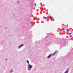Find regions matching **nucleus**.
I'll use <instances>...</instances> for the list:
<instances>
[{"instance_id": "obj_3", "label": "nucleus", "mask_w": 73, "mask_h": 73, "mask_svg": "<svg viewBox=\"0 0 73 73\" xmlns=\"http://www.w3.org/2000/svg\"><path fill=\"white\" fill-rule=\"evenodd\" d=\"M69 72V68H68L67 70L64 72V73H68Z\"/></svg>"}, {"instance_id": "obj_10", "label": "nucleus", "mask_w": 73, "mask_h": 73, "mask_svg": "<svg viewBox=\"0 0 73 73\" xmlns=\"http://www.w3.org/2000/svg\"><path fill=\"white\" fill-rule=\"evenodd\" d=\"M50 19L51 20H53V17H51Z\"/></svg>"}, {"instance_id": "obj_1", "label": "nucleus", "mask_w": 73, "mask_h": 73, "mask_svg": "<svg viewBox=\"0 0 73 73\" xmlns=\"http://www.w3.org/2000/svg\"><path fill=\"white\" fill-rule=\"evenodd\" d=\"M32 68V65L29 64H28V70L29 71L31 70Z\"/></svg>"}, {"instance_id": "obj_15", "label": "nucleus", "mask_w": 73, "mask_h": 73, "mask_svg": "<svg viewBox=\"0 0 73 73\" xmlns=\"http://www.w3.org/2000/svg\"><path fill=\"white\" fill-rule=\"evenodd\" d=\"M9 37H10V35H9Z\"/></svg>"}, {"instance_id": "obj_2", "label": "nucleus", "mask_w": 73, "mask_h": 73, "mask_svg": "<svg viewBox=\"0 0 73 73\" xmlns=\"http://www.w3.org/2000/svg\"><path fill=\"white\" fill-rule=\"evenodd\" d=\"M52 56V54H50L47 57V58L48 59H49V58H50Z\"/></svg>"}, {"instance_id": "obj_6", "label": "nucleus", "mask_w": 73, "mask_h": 73, "mask_svg": "<svg viewBox=\"0 0 73 73\" xmlns=\"http://www.w3.org/2000/svg\"><path fill=\"white\" fill-rule=\"evenodd\" d=\"M13 72V70H11V71L10 72V73H12V72Z\"/></svg>"}, {"instance_id": "obj_7", "label": "nucleus", "mask_w": 73, "mask_h": 73, "mask_svg": "<svg viewBox=\"0 0 73 73\" xmlns=\"http://www.w3.org/2000/svg\"><path fill=\"white\" fill-rule=\"evenodd\" d=\"M20 46H21V47H22V46H24V44H22L20 45Z\"/></svg>"}, {"instance_id": "obj_14", "label": "nucleus", "mask_w": 73, "mask_h": 73, "mask_svg": "<svg viewBox=\"0 0 73 73\" xmlns=\"http://www.w3.org/2000/svg\"><path fill=\"white\" fill-rule=\"evenodd\" d=\"M7 60H8L7 59H6V61H7Z\"/></svg>"}, {"instance_id": "obj_16", "label": "nucleus", "mask_w": 73, "mask_h": 73, "mask_svg": "<svg viewBox=\"0 0 73 73\" xmlns=\"http://www.w3.org/2000/svg\"><path fill=\"white\" fill-rule=\"evenodd\" d=\"M36 20H37V19H36Z\"/></svg>"}, {"instance_id": "obj_12", "label": "nucleus", "mask_w": 73, "mask_h": 73, "mask_svg": "<svg viewBox=\"0 0 73 73\" xmlns=\"http://www.w3.org/2000/svg\"><path fill=\"white\" fill-rule=\"evenodd\" d=\"M66 30H67V32H69V30L68 29H66Z\"/></svg>"}, {"instance_id": "obj_5", "label": "nucleus", "mask_w": 73, "mask_h": 73, "mask_svg": "<svg viewBox=\"0 0 73 73\" xmlns=\"http://www.w3.org/2000/svg\"><path fill=\"white\" fill-rule=\"evenodd\" d=\"M67 35H72V33H67Z\"/></svg>"}, {"instance_id": "obj_11", "label": "nucleus", "mask_w": 73, "mask_h": 73, "mask_svg": "<svg viewBox=\"0 0 73 73\" xmlns=\"http://www.w3.org/2000/svg\"><path fill=\"white\" fill-rule=\"evenodd\" d=\"M60 45H61V44H62V45H64L65 44H63V43H62V42H60Z\"/></svg>"}, {"instance_id": "obj_18", "label": "nucleus", "mask_w": 73, "mask_h": 73, "mask_svg": "<svg viewBox=\"0 0 73 73\" xmlns=\"http://www.w3.org/2000/svg\"><path fill=\"white\" fill-rule=\"evenodd\" d=\"M57 43H56V44H57Z\"/></svg>"}, {"instance_id": "obj_8", "label": "nucleus", "mask_w": 73, "mask_h": 73, "mask_svg": "<svg viewBox=\"0 0 73 73\" xmlns=\"http://www.w3.org/2000/svg\"><path fill=\"white\" fill-rule=\"evenodd\" d=\"M26 62H27V64H29V61H28V60H27L26 61Z\"/></svg>"}, {"instance_id": "obj_13", "label": "nucleus", "mask_w": 73, "mask_h": 73, "mask_svg": "<svg viewBox=\"0 0 73 73\" xmlns=\"http://www.w3.org/2000/svg\"><path fill=\"white\" fill-rule=\"evenodd\" d=\"M17 3H19V2H17Z\"/></svg>"}, {"instance_id": "obj_9", "label": "nucleus", "mask_w": 73, "mask_h": 73, "mask_svg": "<svg viewBox=\"0 0 73 73\" xmlns=\"http://www.w3.org/2000/svg\"><path fill=\"white\" fill-rule=\"evenodd\" d=\"M56 52H55L54 53L52 54L53 56H54V55H55V54H56Z\"/></svg>"}, {"instance_id": "obj_17", "label": "nucleus", "mask_w": 73, "mask_h": 73, "mask_svg": "<svg viewBox=\"0 0 73 73\" xmlns=\"http://www.w3.org/2000/svg\"><path fill=\"white\" fill-rule=\"evenodd\" d=\"M52 42H53V41H52Z\"/></svg>"}, {"instance_id": "obj_4", "label": "nucleus", "mask_w": 73, "mask_h": 73, "mask_svg": "<svg viewBox=\"0 0 73 73\" xmlns=\"http://www.w3.org/2000/svg\"><path fill=\"white\" fill-rule=\"evenodd\" d=\"M21 48V46H20V45L17 48V49H20V48Z\"/></svg>"}]
</instances>
